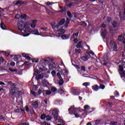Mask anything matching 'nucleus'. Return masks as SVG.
Segmentation results:
<instances>
[{"instance_id":"nucleus-1","label":"nucleus","mask_w":125,"mask_h":125,"mask_svg":"<svg viewBox=\"0 0 125 125\" xmlns=\"http://www.w3.org/2000/svg\"><path fill=\"white\" fill-rule=\"evenodd\" d=\"M69 114H74L76 118H79L80 115L78 114L80 109L71 107L68 109Z\"/></svg>"},{"instance_id":"nucleus-2","label":"nucleus","mask_w":125,"mask_h":125,"mask_svg":"<svg viewBox=\"0 0 125 125\" xmlns=\"http://www.w3.org/2000/svg\"><path fill=\"white\" fill-rule=\"evenodd\" d=\"M108 46L109 49H111V48H113L114 51H118V46H117V43L113 41H110Z\"/></svg>"},{"instance_id":"nucleus-3","label":"nucleus","mask_w":125,"mask_h":125,"mask_svg":"<svg viewBox=\"0 0 125 125\" xmlns=\"http://www.w3.org/2000/svg\"><path fill=\"white\" fill-rule=\"evenodd\" d=\"M119 68L118 70V72L120 75L121 78H125V71L124 70V64L123 65H119Z\"/></svg>"},{"instance_id":"nucleus-4","label":"nucleus","mask_w":125,"mask_h":125,"mask_svg":"<svg viewBox=\"0 0 125 125\" xmlns=\"http://www.w3.org/2000/svg\"><path fill=\"white\" fill-rule=\"evenodd\" d=\"M23 25H24V22L22 21L18 22V29L20 30V31H22V30L24 29V27Z\"/></svg>"},{"instance_id":"nucleus-5","label":"nucleus","mask_w":125,"mask_h":125,"mask_svg":"<svg viewBox=\"0 0 125 125\" xmlns=\"http://www.w3.org/2000/svg\"><path fill=\"white\" fill-rule=\"evenodd\" d=\"M10 92L11 95H14L16 92H18V88L17 87H14V88L11 89Z\"/></svg>"},{"instance_id":"nucleus-6","label":"nucleus","mask_w":125,"mask_h":125,"mask_svg":"<svg viewBox=\"0 0 125 125\" xmlns=\"http://www.w3.org/2000/svg\"><path fill=\"white\" fill-rule=\"evenodd\" d=\"M42 85H43L46 87H47L48 85H49V82H48L47 80L46 79H44L42 80Z\"/></svg>"},{"instance_id":"nucleus-7","label":"nucleus","mask_w":125,"mask_h":125,"mask_svg":"<svg viewBox=\"0 0 125 125\" xmlns=\"http://www.w3.org/2000/svg\"><path fill=\"white\" fill-rule=\"evenodd\" d=\"M37 23H38V21L37 20L32 21V23L30 24L31 28H33V29H34V28H36V25Z\"/></svg>"},{"instance_id":"nucleus-8","label":"nucleus","mask_w":125,"mask_h":125,"mask_svg":"<svg viewBox=\"0 0 125 125\" xmlns=\"http://www.w3.org/2000/svg\"><path fill=\"white\" fill-rule=\"evenodd\" d=\"M72 92H73L75 95H80V93H79V89H72Z\"/></svg>"},{"instance_id":"nucleus-9","label":"nucleus","mask_w":125,"mask_h":125,"mask_svg":"<svg viewBox=\"0 0 125 125\" xmlns=\"http://www.w3.org/2000/svg\"><path fill=\"white\" fill-rule=\"evenodd\" d=\"M109 32L112 34V35H114L115 34V31H116V29L115 27H110L109 28Z\"/></svg>"},{"instance_id":"nucleus-10","label":"nucleus","mask_w":125,"mask_h":125,"mask_svg":"<svg viewBox=\"0 0 125 125\" xmlns=\"http://www.w3.org/2000/svg\"><path fill=\"white\" fill-rule=\"evenodd\" d=\"M59 35H63L65 33V30L63 28H60L58 30Z\"/></svg>"},{"instance_id":"nucleus-11","label":"nucleus","mask_w":125,"mask_h":125,"mask_svg":"<svg viewBox=\"0 0 125 125\" xmlns=\"http://www.w3.org/2000/svg\"><path fill=\"white\" fill-rule=\"evenodd\" d=\"M106 56H104L103 57V61H104V66H106L107 65V63L106 62H108V61H109V60H108V59L106 58Z\"/></svg>"},{"instance_id":"nucleus-12","label":"nucleus","mask_w":125,"mask_h":125,"mask_svg":"<svg viewBox=\"0 0 125 125\" xmlns=\"http://www.w3.org/2000/svg\"><path fill=\"white\" fill-rule=\"evenodd\" d=\"M23 3H24V2H23L22 0H16L14 2V4H16V5H18V4H23Z\"/></svg>"},{"instance_id":"nucleus-13","label":"nucleus","mask_w":125,"mask_h":125,"mask_svg":"<svg viewBox=\"0 0 125 125\" xmlns=\"http://www.w3.org/2000/svg\"><path fill=\"white\" fill-rule=\"evenodd\" d=\"M92 88L94 91H97L99 89V86L98 85H94L92 86Z\"/></svg>"},{"instance_id":"nucleus-14","label":"nucleus","mask_w":125,"mask_h":125,"mask_svg":"<svg viewBox=\"0 0 125 125\" xmlns=\"http://www.w3.org/2000/svg\"><path fill=\"white\" fill-rule=\"evenodd\" d=\"M56 67V65L54 62L51 63L49 65V67L50 68V69H55Z\"/></svg>"},{"instance_id":"nucleus-15","label":"nucleus","mask_w":125,"mask_h":125,"mask_svg":"<svg viewBox=\"0 0 125 125\" xmlns=\"http://www.w3.org/2000/svg\"><path fill=\"white\" fill-rule=\"evenodd\" d=\"M40 62L42 63V64H44V63H48V60L46 58L44 59H42L41 61Z\"/></svg>"},{"instance_id":"nucleus-16","label":"nucleus","mask_w":125,"mask_h":125,"mask_svg":"<svg viewBox=\"0 0 125 125\" xmlns=\"http://www.w3.org/2000/svg\"><path fill=\"white\" fill-rule=\"evenodd\" d=\"M43 78V75L42 74H39L36 77V80H42V79Z\"/></svg>"},{"instance_id":"nucleus-17","label":"nucleus","mask_w":125,"mask_h":125,"mask_svg":"<svg viewBox=\"0 0 125 125\" xmlns=\"http://www.w3.org/2000/svg\"><path fill=\"white\" fill-rule=\"evenodd\" d=\"M69 23H70V19H69V18H66V22L64 24L65 28H67L68 27Z\"/></svg>"},{"instance_id":"nucleus-18","label":"nucleus","mask_w":125,"mask_h":125,"mask_svg":"<svg viewBox=\"0 0 125 125\" xmlns=\"http://www.w3.org/2000/svg\"><path fill=\"white\" fill-rule=\"evenodd\" d=\"M59 84L60 85H62V84L64 83V80H63V78H61L59 79Z\"/></svg>"},{"instance_id":"nucleus-19","label":"nucleus","mask_w":125,"mask_h":125,"mask_svg":"<svg viewBox=\"0 0 125 125\" xmlns=\"http://www.w3.org/2000/svg\"><path fill=\"white\" fill-rule=\"evenodd\" d=\"M61 38H62L63 40L64 39L67 40V39H69L70 38V35H62L61 36Z\"/></svg>"},{"instance_id":"nucleus-20","label":"nucleus","mask_w":125,"mask_h":125,"mask_svg":"<svg viewBox=\"0 0 125 125\" xmlns=\"http://www.w3.org/2000/svg\"><path fill=\"white\" fill-rule=\"evenodd\" d=\"M53 116H56L58 115V110L57 109H54L52 112Z\"/></svg>"},{"instance_id":"nucleus-21","label":"nucleus","mask_w":125,"mask_h":125,"mask_svg":"<svg viewBox=\"0 0 125 125\" xmlns=\"http://www.w3.org/2000/svg\"><path fill=\"white\" fill-rule=\"evenodd\" d=\"M66 22V20L64 19H62L61 20V21L59 22L60 25H64L65 24V22Z\"/></svg>"},{"instance_id":"nucleus-22","label":"nucleus","mask_w":125,"mask_h":125,"mask_svg":"<svg viewBox=\"0 0 125 125\" xmlns=\"http://www.w3.org/2000/svg\"><path fill=\"white\" fill-rule=\"evenodd\" d=\"M0 27L2 30H5V25L3 22H1L0 24Z\"/></svg>"},{"instance_id":"nucleus-23","label":"nucleus","mask_w":125,"mask_h":125,"mask_svg":"<svg viewBox=\"0 0 125 125\" xmlns=\"http://www.w3.org/2000/svg\"><path fill=\"white\" fill-rule=\"evenodd\" d=\"M33 106L34 108H38L39 107V104L37 102H35L33 103Z\"/></svg>"},{"instance_id":"nucleus-24","label":"nucleus","mask_w":125,"mask_h":125,"mask_svg":"<svg viewBox=\"0 0 125 125\" xmlns=\"http://www.w3.org/2000/svg\"><path fill=\"white\" fill-rule=\"evenodd\" d=\"M32 33H33L34 35H40V33H39V30L37 29H34L32 31Z\"/></svg>"},{"instance_id":"nucleus-25","label":"nucleus","mask_w":125,"mask_h":125,"mask_svg":"<svg viewBox=\"0 0 125 125\" xmlns=\"http://www.w3.org/2000/svg\"><path fill=\"white\" fill-rule=\"evenodd\" d=\"M82 42H83L80 41L77 43V45H76V47L77 48H81V47H82Z\"/></svg>"},{"instance_id":"nucleus-26","label":"nucleus","mask_w":125,"mask_h":125,"mask_svg":"<svg viewBox=\"0 0 125 125\" xmlns=\"http://www.w3.org/2000/svg\"><path fill=\"white\" fill-rule=\"evenodd\" d=\"M107 35V30H105L101 33L102 37H105Z\"/></svg>"},{"instance_id":"nucleus-27","label":"nucleus","mask_w":125,"mask_h":125,"mask_svg":"<svg viewBox=\"0 0 125 125\" xmlns=\"http://www.w3.org/2000/svg\"><path fill=\"white\" fill-rule=\"evenodd\" d=\"M51 90V91H52V92L53 93H55V92H56L57 91V88H56L54 87H52Z\"/></svg>"},{"instance_id":"nucleus-28","label":"nucleus","mask_w":125,"mask_h":125,"mask_svg":"<svg viewBox=\"0 0 125 125\" xmlns=\"http://www.w3.org/2000/svg\"><path fill=\"white\" fill-rule=\"evenodd\" d=\"M110 125H119L120 124H119V123H118V122H115V121H111L110 122Z\"/></svg>"},{"instance_id":"nucleus-29","label":"nucleus","mask_w":125,"mask_h":125,"mask_svg":"<svg viewBox=\"0 0 125 125\" xmlns=\"http://www.w3.org/2000/svg\"><path fill=\"white\" fill-rule=\"evenodd\" d=\"M95 123L96 125H101V120H96Z\"/></svg>"},{"instance_id":"nucleus-30","label":"nucleus","mask_w":125,"mask_h":125,"mask_svg":"<svg viewBox=\"0 0 125 125\" xmlns=\"http://www.w3.org/2000/svg\"><path fill=\"white\" fill-rule=\"evenodd\" d=\"M112 25L114 27V28H116L118 26L117 24V22L113 21L112 22Z\"/></svg>"},{"instance_id":"nucleus-31","label":"nucleus","mask_w":125,"mask_h":125,"mask_svg":"<svg viewBox=\"0 0 125 125\" xmlns=\"http://www.w3.org/2000/svg\"><path fill=\"white\" fill-rule=\"evenodd\" d=\"M67 14L68 16L69 17H70V18H73V15H72V14L71 13L70 11H67Z\"/></svg>"},{"instance_id":"nucleus-32","label":"nucleus","mask_w":125,"mask_h":125,"mask_svg":"<svg viewBox=\"0 0 125 125\" xmlns=\"http://www.w3.org/2000/svg\"><path fill=\"white\" fill-rule=\"evenodd\" d=\"M29 65H30L29 64V62H27V61H25L23 64H22L21 65V67H23V66H29Z\"/></svg>"},{"instance_id":"nucleus-33","label":"nucleus","mask_w":125,"mask_h":125,"mask_svg":"<svg viewBox=\"0 0 125 125\" xmlns=\"http://www.w3.org/2000/svg\"><path fill=\"white\" fill-rule=\"evenodd\" d=\"M52 91L50 90H48L46 91V95H50L51 94Z\"/></svg>"},{"instance_id":"nucleus-34","label":"nucleus","mask_w":125,"mask_h":125,"mask_svg":"<svg viewBox=\"0 0 125 125\" xmlns=\"http://www.w3.org/2000/svg\"><path fill=\"white\" fill-rule=\"evenodd\" d=\"M21 19H26V18H27V15L25 14H22L21 16Z\"/></svg>"},{"instance_id":"nucleus-35","label":"nucleus","mask_w":125,"mask_h":125,"mask_svg":"<svg viewBox=\"0 0 125 125\" xmlns=\"http://www.w3.org/2000/svg\"><path fill=\"white\" fill-rule=\"evenodd\" d=\"M46 118V115L45 114H42L41 116V120H44Z\"/></svg>"},{"instance_id":"nucleus-36","label":"nucleus","mask_w":125,"mask_h":125,"mask_svg":"<svg viewBox=\"0 0 125 125\" xmlns=\"http://www.w3.org/2000/svg\"><path fill=\"white\" fill-rule=\"evenodd\" d=\"M74 4H75V3L70 2L69 4H67V6H68V7H71L72 6H73V5H74Z\"/></svg>"},{"instance_id":"nucleus-37","label":"nucleus","mask_w":125,"mask_h":125,"mask_svg":"<svg viewBox=\"0 0 125 125\" xmlns=\"http://www.w3.org/2000/svg\"><path fill=\"white\" fill-rule=\"evenodd\" d=\"M81 26H83V27H86V23H85V21H83L81 23Z\"/></svg>"},{"instance_id":"nucleus-38","label":"nucleus","mask_w":125,"mask_h":125,"mask_svg":"<svg viewBox=\"0 0 125 125\" xmlns=\"http://www.w3.org/2000/svg\"><path fill=\"white\" fill-rule=\"evenodd\" d=\"M9 70H10V72H18V70L17 69H13L11 68H9Z\"/></svg>"},{"instance_id":"nucleus-39","label":"nucleus","mask_w":125,"mask_h":125,"mask_svg":"<svg viewBox=\"0 0 125 125\" xmlns=\"http://www.w3.org/2000/svg\"><path fill=\"white\" fill-rule=\"evenodd\" d=\"M52 118L51 117H50V116H46V118L45 120L46 121H50V120H51Z\"/></svg>"},{"instance_id":"nucleus-40","label":"nucleus","mask_w":125,"mask_h":125,"mask_svg":"<svg viewBox=\"0 0 125 125\" xmlns=\"http://www.w3.org/2000/svg\"><path fill=\"white\" fill-rule=\"evenodd\" d=\"M84 109H85V110H89V109H90V107H89L88 105H85L84 106Z\"/></svg>"},{"instance_id":"nucleus-41","label":"nucleus","mask_w":125,"mask_h":125,"mask_svg":"<svg viewBox=\"0 0 125 125\" xmlns=\"http://www.w3.org/2000/svg\"><path fill=\"white\" fill-rule=\"evenodd\" d=\"M31 94L34 95V96H37V95H38V94L37 93H36V92L33 91H31Z\"/></svg>"},{"instance_id":"nucleus-42","label":"nucleus","mask_w":125,"mask_h":125,"mask_svg":"<svg viewBox=\"0 0 125 125\" xmlns=\"http://www.w3.org/2000/svg\"><path fill=\"white\" fill-rule=\"evenodd\" d=\"M32 62H35V63H38L39 62V60H36V59H31Z\"/></svg>"},{"instance_id":"nucleus-43","label":"nucleus","mask_w":125,"mask_h":125,"mask_svg":"<svg viewBox=\"0 0 125 125\" xmlns=\"http://www.w3.org/2000/svg\"><path fill=\"white\" fill-rule=\"evenodd\" d=\"M51 26L52 29H53V30H54L55 29V28H56L55 23H51Z\"/></svg>"},{"instance_id":"nucleus-44","label":"nucleus","mask_w":125,"mask_h":125,"mask_svg":"<svg viewBox=\"0 0 125 125\" xmlns=\"http://www.w3.org/2000/svg\"><path fill=\"white\" fill-rule=\"evenodd\" d=\"M122 40H123V35H121L118 37V41L119 42H122Z\"/></svg>"},{"instance_id":"nucleus-45","label":"nucleus","mask_w":125,"mask_h":125,"mask_svg":"<svg viewBox=\"0 0 125 125\" xmlns=\"http://www.w3.org/2000/svg\"><path fill=\"white\" fill-rule=\"evenodd\" d=\"M3 62H4V59H3V58H2V57H0V64H1V63H3Z\"/></svg>"},{"instance_id":"nucleus-46","label":"nucleus","mask_w":125,"mask_h":125,"mask_svg":"<svg viewBox=\"0 0 125 125\" xmlns=\"http://www.w3.org/2000/svg\"><path fill=\"white\" fill-rule=\"evenodd\" d=\"M87 58L86 57V56H84V57H82V60H83V61H86V60H87Z\"/></svg>"},{"instance_id":"nucleus-47","label":"nucleus","mask_w":125,"mask_h":125,"mask_svg":"<svg viewBox=\"0 0 125 125\" xmlns=\"http://www.w3.org/2000/svg\"><path fill=\"white\" fill-rule=\"evenodd\" d=\"M75 52L77 53H82V50H81L80 49H76L75 50Z\"/></svg>"},{"instance_id":"nucleus-48","label":"nucleus","mask_w":125,"mask_h":125,"mask_svg":"<svg viewBox=\"0 0 125 125\" xmlns=\"http://www.w3.org/2000/svg\"><path fill=\"white\" fill-rule=\"evenodd\" d=\"M22 55L23 57H24L25 58H26L28 56V54L23 53L22 54Z\"/></svg>"},{"instance_id":"nucleus-49","label":"nucleus","mask_w":125,"mask_h":125,"mask_svg":"<svg viewBox=\"0 0 125 125\" xmlns=\"http://www.w3.org/2000/svg\"><path fill=\"white\" fill-rule=\"evenodd\" d=\"M21 17V16L19 14H17L15 17V19H19Z\"/></svg>"},{"instance_id":"nucleus-50","label":"nucleus","mask_w":125,"mask_h":125,"mask_svg":"<svg viewBox=\"0 0 125 125\" xmlns=\"http://www.w3.org/2000/svg\"><path fill=\"white\" fill-rule=\"evenodd\" d=\"M81 71H83V72H85V66H81Z\"/></svg>"},{"instance_id":"nucleus-51","label":"nucleus","mask_w":125,"mask_h":125,"mask_svg":"<svg viewBox=\"0 0 125 125\" xmlns=\"http://www.w3.org/2000/svg\"><path fill=\"white\" fill-rule=\"evenodd\" d=\"M86 57L87 58V59H89V58H90V53H87L86 54Z\"/></svg>"},{"instance_id":"nucleus-52","label":"nucleus","mask_w":125,"mask_h":125,"mask_svg":"<svg viewBox=\"0 0 125 125\" xmlns=\"http://www.w3.org/2000/svg\"><path fill=\"white\" fill-rule=\"evenodd\" d=\"M42 92H43V91H42V90L39 89L38 92V95H40L41 94H42Z\"/></svg>"},{"instance_id":"nucleus-53","label":"nucleus","mask_w":125,"mask_h":125,"mask_svg":"<svg viewBox=\"0 0 125 125\" xmlns=\"http://www.w3.org/2000/svg\"><path fill=\"white\" fill-rule=\"evenodd\" d=\"M21 113L22 115H24V114H25V110L24 109L21 108Z\"/></svg>"},{"instance_id":"nucleus-54","label":"nucleus","mask_w":125,"mask_h":125,"mask_svg":"<svg viewBox=\"0 0 125 125\" xmlns=\"http://www.w3.org/2000/svg\"><path fill=\"white\" fill-rule=\"evenodd\" d=\"M51 74L53 76V77H54V76H55V75H56V72H55V71H52L51 72Z\"/></svg>"},{"instance_id":"nucleus-55","label":"nucleus","mask_w":125,"mask_h":125,"mask_svg":"<svg viewBox=\"0 0 125 125\" xmlns=\"http://www.w3.org/2000/svg\"><path fill=\"white\" fill-rule=\"evenodd\" d=\"M41 125H50V124H47V123H46V122H44L41 123Z\"/></svg>"},{"instance_id":"nucleus-56","label":"nucleus","mask_w":125,"mask_h":125,"mask_svg":"<svg viewBox=\"0 0 125 125\" xmlns=\"http://www.w3.org/2000/svg\"><path fill=\"white\" fill-rule=\"evenodd\" d=\"M59 91L61 93H64V90L62 89V88L59 89Z\"/></svg>"},{"instance_id":"nucleus-57","label":"nucleus","mask_w":125,"mask_h":125,"mask_svg":"<svg viewBox=\"0 0 125 125\" xmlns=\"http://www.w3.org/2000/svg\"><path fill=\"white\" fill-rule=\"evenodd\" d=\"M57 77H58L59 79H61V78H62L61 77V75L60 74V73H57Z\"/></svg>"},{"instance_id":"nucleus-58","label":"nucleus","mask_w":125,"mask_h":125,"mask_svg":"<svg viewBox=\"0 0 125 125\" xmlns=\"http://www.w3.org/2000/svg\"><path fill=\"white\" fill-rule=\"evenodd\" d=\"M88 83H84L83 84V85L84 86H86V87H87V85H88Z\"/></svg>"},{"instance_id":"nucleus-59","label":"nucleus","mask_w":125,"mask_h":125,"mask_svg":"<svg viewBox=\"0 0 125 125\" xmlns=\"http://www.w3.org/2000/svg\"><path fill=\"white\" fill-rule=\"evenodd\" d=\"M100 87L101 88H102V89H104V88H105V85H103V84H101L100 85Z\"/></svg>"},{"instance_id":"nucleus-60","label":"nucleus","mask_w":125,"mask_h":125,"mask_svg":"<svg viewBox=\"0 0 125 125\" xmlns=\"http://www.w3.org/2000/svg\"><path fill=\"white\" fill-rule=\"evenodd\" d=\"M107 22H110V21H112V19L110 17H108L106 20Z\"/></svg>"},{"instance_id":"nucleus-61","label":"nucleus","mask_w":125,"mask_h":125,"mask_svg":"<svg viewBox=\"0 0 125 125\" xmlns=\"http://www.w3.org/2000/svg\"><path fill=\"white\" fill-rule=\"evenodd\" d=\"M14 61H17V60H18V57H17V56H15L14 57Z\"/></svg>"},{"instance_id":"nucleus-62","label":"nucleus","mask_w":125,"mask_h":125,"mask_svg":"<svg viewBox=\"0 0 125 125\" xmlns=\"http://www.w3.org/2000/svg\"><path fill=\"white\" fill-rule=\"evenodd\" d=\"M41 30H43L44 31H47V27H41Z\"/></svg>"},{"instance_id":"nucleus-63","label":"nucleus","mask_w":125,"mask_h":125,"mask_svg":"<svg viewBox=\"0 0 125 125\" xmlns=\"http://www.w3.org/2000/svg\"><path fill=\"white\" fill-rule=\"evenodd\" d=\"M114 95H115V96H116V97L119 96V93H118L117 91H115L114 92Z\"/></svg>"},{"instance_id":"nucleus-64","label":"nucleus","mask_w":125,"mask_h":125,"mask_svg":"<svg viewBox=\"0 0 125 125\" xmlns=\"http://www.w3.org/2000/svg\"><path fill=\"white\" fill-rule=\"evenodd\" d=\"M122 54L123 57H125V51H124V52H122Z\"/></svg>"}]
</instances>
